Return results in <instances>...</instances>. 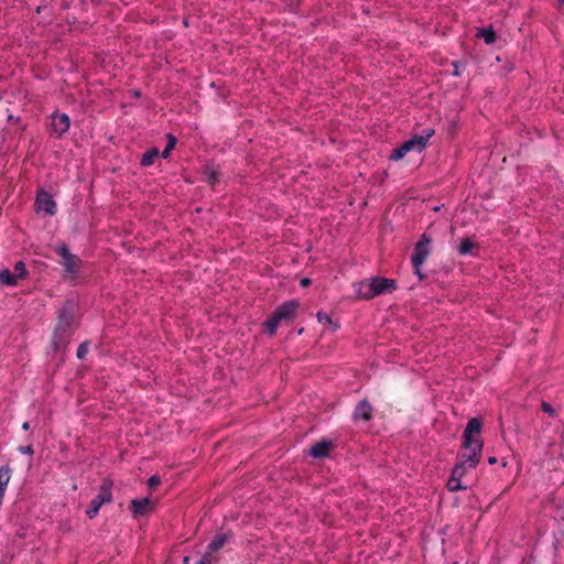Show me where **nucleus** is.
Returning a JSON list of instances; mask_svg holds the SVG:
<instances>
[{
	"label": "nucleus",
	"mask_w": 564,
	"mask_h": 564,
	"mask_svg": "<svg viewBox=\"0 0 564 564\" xmlns=\"http://www.w3.org/2000/svg\"><path fill=\"white\" fill-rule=\"evenodd\" d=\"M19 278L15 273L10 272L9 270H2L0 272V282L6 285H15L18 283Z\"/></svg>",
	"instance_id": "18"
},
{
	"label": "nucleus",
	"mask_w": 564,
	"mask_h": 564,
	"mask_svg": "<svg viewBox=\"0 0 564 564\" xmlns=\"http://www.w3.org/2000/svg\"><path fill=\"white\" fill-rule=\"evenodd\" d=\"M316 317L319 323L328 325L330 329L334 332L339 328V324L337 322H334L329 315L323 312H318Z\"/></svg>",
	"instance_id": "21"
},
{
	"label": "nucleus",
	"mask_w": 564,
	"mask_h": 564,
	"mask_svg": "<svg viewBox=\"0 0 564 564\" xmlns=\"http://www.w3.org/2000/svg\"><path fill=\"white\" fill-rule=\"evenodd\" d=\"M166 139H167V144H166V147H165V148L167 149V151H172V150L175 148L177 140H176V138H175L173 134H171V133H169V134L166 135Z\"/></svg>",
	"instance_id": "28"
},
{
	"label": "nucleus",
	"mask_w": 564,
	"mask_h": 564,
	"mask_svg": "<svg viewBox=\"0 0 564 564\" xmlns=\"http://www.w3.org/2000/svg\"><path fill=\"white\" fill-rule=\"evenodd\" d=\"M197 564H212L210 554L206 552L203 558Z\"/></svg>",
	"instance_id": "31"
},
{
	"label": "nucleus",
	"mask_w": 564,
	"mask_h": 564,
	"mask_svg": "<svg viewBox=\"0 0 564 564\" xmlns=\"http://www.w3.org/2000/svg\"><path fill=\"white\" fill-rule=\"evenodd\" d=\"M334 448L332 441H321L311 446L308 455L314 458H325L329 456V452Z\"/></svg>",
	"instance_id": "11"
},
{
	"label": "nucleus",
	"mask_w": 564,
	"mask_h": 564,
	"mask_svg": "<svg viewBox=\"0 0 564 564\" xmlns=\"http://www.w3.org/2000/svg\"><path fill=\"white\" fill-rule=\"evenodd\" d=\"M482 420L479 417H473L468 421L463 432V453L466 455V460H469L471 465L479 464L481 458V451L484 441L481 438Z\"/></svg>",
	"instance_id": "1"
},
{
	"label": "nucleus",
	"mask_w": 564,
	"mask_h": 564,
	"mask_svg": "<svg viewBox=\"0 0 564 564\" xmlns=\"http://www.w3.org/2000/svg\"><path fill=\"white\" fill-rule=\"evenodd\" d=\"M4 491H6V490H3V488H0V506L2 505V500H3Z\"/></svg>",
	"instance_id": "37"
},
{
	"label": "nucleus",
	"mask_w": 564,
	"mask_h": 564,
	"mask_svg": "<svg viewBox=\"0 0 564 564\" xmlns=\"http://www.w3.org/2000/svg\"><path fill=\"white\" fill-rule=\"evenodd\" d=\"M14 271L19 280L25 279L28 276V270L23 261H18L15 263Z\"/></svg>",
	"instance_id": "23"
},
{
	"label": "nucleus",
	"mask_w": 564,
	"mask_h": 564,
	"mask_svg": "<svg viewBox=\"0 0 564 564\" xmlns=\"http://www.w3.org/2000/svg\"><path fill=\"white\" fill-rule=\"evenodd\" d=\"M431 243V238L423 234L420 240L414 246V253L412 256L411 262L414 269H419L422 263L426 260L430 254L429 245Z\"/></svg>",
	"instance_id": "6"
},
{
	"label": "nucleus",
	"mask_w": 564,
	"mask_h": 564,
	"mask_svg": "<svg viewBox=\"0 0 564 564\" xmlns=\"http://www.w3.org/2000/svg\"><path fill=\"white\" fill-rule=\"evenodd\" d=\"M35 206L37 212H44L47 215H54L56 204L52 195L45 191H40L36 196Z\"/></svg>",
	"instance_id": "9"
},
{
	"label": "nucleus",
	"mask_w": 564,
	"mask_h": 564,
	"mask_svg": "<svg viewBox=\"0 0 564 564\" xmlns=\"http://www.w3.org/2000/svg\"><path fill=\"white\" fill-rule=\"evenodd\" d=\"M541 409H542V411L544 413H547L551 416H555L556 415L555 409L550 403H547L545 401H542Z\"/></svg>",
	"instance_id": "25"
},
{
	"label": "nucleus",
	"mask_w": 564,
	"mask_h": 564,
	"mask_svg": "<svg viewBox=\"0 0 564 564\" xmlns=\"http://www.w3.org/2000/svg\"><path fill=\"white\" fill-rule=\"evenodd\" d=\"M401 145L405 150V153L413 149H417L419 152L425 149L423 139L419 138V135L416 134L413 135L410 140L403 142Z\"/></svg>",
	"instance_id": "15"
},
{
	"label": "nucleus",
	"mask_w": 564,
	"mask_h": 564,
	"mask_svg": "<svg viewBox=\"0 0 564 564\" xmlns=\"http://www.w3.org/2000/svg\"><path fill=\"white\" fill-rule=\"evenodd\" d=\"M488 463H489L490 465H494V464H496V463H497V458L492 456V457H490V458L488 459Z\"/></svg>",
	"instance_id": "38"
},
{
	"label": "nucleus",
	"mask_w": 564,
	"mask_h": 564,
	"mask_svg": "<svg viewBox=\"0 0 564 564\" xmlns=\"http://www.w3.org/2000/svg\"><path fill=\"white\" fill-rule=\"evenodd\" d=\"M218 180V173L216 171H210L208 174L207 181L210 185H214Z\"/></svg>",
	"instance_id": "30"
},
{
	"label": "nucleus",
	"mask_w": 564,
	"mask_h": 564,
	"mask_svg": "<svg viewBox=\"0 0 564 564\" xmlns=\"http://www.w3.org/2000/svg\"><path fill=\"white\" fill-rule=\"evenodd\" d=\"M159 156V150L156 148H153L149 151H147L142 158H141V165L149 166L153 164L154 160Z\"/></svg>",
	"instance_id": "19"
},
{
	"label": "nucleus",
	"mask_w": 564,
	"mask_h": 564,
	"mask_svg": "<svg viewBox=\"0 0 564 564\" xmlns=\"http://www.w3.org/2000/svg\"><path fill=\"white\" fill-rule=\"evenodd\" d=\"M280 319L272 313L269 319L264 323L265 332L269 335H274L280 324Z\"/></svg>",
	"instance_id": "20"
},
{
	"label": "nucleus",
	"mask_w": 564,
	"mask_h": 564,
	"mask_svg": "<svg viewBox=\"0 0 564 564\" xmlns=\"http://www.w3.org/2000/svg\"><path fill=\"white\" fill-rule=\"evenodd\" d=\"M76 304L72 300H67L58 311V322L56 324L55 334L61 337L67 335L75 321Z\"/></svg>",
	"instance_id": "3"
},
{
	"label": "nucleus",
	"mask_w": 564,
	"mask_h": 564,
	"mask_svg": "<svg viewBox=\"0 0 564 564\" xmlns=\"http://www.w3.org/2000/svg\"><path fill=\"white\" fill-rule=\"evenodd\" d=\"M20 452L24 453V454H30L32 455L33 454V448L31 445H28V446H21L20 447Z\"/></svg>",
	"instance_id": "32"
},
{
	"label": "nucleus",
	"mask_w": 564,
	"mask_h": 564,
	"mask_svg": "<svg viewBox=\"0 0 564 564\" xmlns=\"http://www.w3.org/2000/svg\"><path fill=\"white\" fill-rule=\"evenodd\" d=\"M41 9H42V7H37V8H36V12H37V13H40V12H41Z\"/></svg>",
	"instance_id": "42"
},
{
	"label": "nucleus",
	"mask_w": 564,
	"mask_h": 564,
	"mask_svg": "<svg viewBox=\"0 0 564 564\" xmlns=\"http://www.w3.org/2000/svg\"><path fill=\"white\" fill-rule=\"evenodd\" d=\"M57 253L62 257V264L66 272L77 273L79 271L80 259L69 252L66 243H61L57 249Z\"/></svg>",
	"instance_id": "7"
},
{
	"label": "nucleus",
	"mask_w": 564,
	"mask_h": 564,
	"mask_svg": "<svg viewBox=\"0 0 564 564\" xmlns=\"http://www.w3.org/2000/svg\"><path fill=\"white\" fill-rule=\"evenodd\" d=\"M170 153H171V151H167V149L165 148V149L163 150V152H162V158H164V159L169 158V156H170Z\"/></svg>",
	"instance_id": "36"
},
{
	"label": "nucleus",
	"mask_w": 564,
	"mask_h": 564,
	"mask_svg": "<svg viewBox=\"0 0 564 564\" xmlns=\"http://www.w3.org/2000/svg\"><path fill=\"white\" fill-rule=\"evenodd\" d=\"M88 351V343L87 341H84L79 345L78 349H77V358L78 359H84L86 354Z\"/></svg>",
	"instance_id": "26"
},
{
	"label": "nucleus",
	"mask_w": 564,
	"mask_h": 564,
	"mask_svg": "<svg viewBox=\"0 0 564 564\" xmlns=\"http://www.w3.org/2000/svg\"><path fill=\"white\" fill-rule=\"evenodd\" d=\"M405 155V150L403 149V147H399L397 149H394L392 151V153L390 154V159L391 160H400L402 159L403 156Z\"/></svg>",
	"instance_id": "24"
},
{
	"label": "nucleus",
	"mask_w": 564,
	"mask_h": 564,
	"mask_svg": "<svg viewBox=\"0 0 564 564\" xmlns=\"http://www.w3.org/2000/svg\"><path fill=\"white\" fill-rule=\"evenodd\" d=\"M435 133L434 129H426L424 131V134L423 135H419V138H422L423 139V142H424V147L426 148V144H427V141Z\"/></svg>",
	"instance_id": "29"
},
{
	"label": "nucleus",
	"mask_w": 564,
	"mask_h": 564,
	"mask_svg": "<svg viewBox=\"0 0 564 564\" xmlns=\"http://www.w3.org/2000/svg\"><path fill=\"white\" fill-rule=\"evenodd\" d=\"M161 484V478L158 475H153L149 478L148 485L151 489H155Z\"/></svg>",
	"instance_id": "27"
},
{
	"label": "nucleus",
	"mask_w": 564,
	"mask_h": 564,
	"mask_svg": "<svg viewBox=\"0 0 564 564\" xmlns=\"http://www.w3.org/2000/svg\"><path fill=\"white\" fill-rule=\"evenodd\" d=\"M10 471L11 469L8 465L0 468V488H3V490H6V487L10 480Z\"/></svg>",
	"instance_id": "22"
},
{
	"label": "nucleus",
	"mask_w": 564,
	"mask_h": 564,
	"mask_svg": "<svg viewBox=\"0 0 564 564\" xmlns=\"http://www.w3.org/2000/svg\"><path fill=\"white\" fill-rule=\"evenodd\" d=\"M415 273L417 274V276L421 281L425 278V274L422 273V271H421V267L419 269H415Z\"/></svg>",
	"instance_id": "35"
},
{
	"label": "nucleus",
	"mask_w": 564,
	"mask_h": 564,
	"mask_svg": "<svg viewBox=\"0 0 564 564\" xmlns=\"http://www.w3.org/2000/svg\"><path fill=\"white\" fill-rule=\"evenodd\" d=\"M476 36L477 37H482L487 44H492L497 40V34L492 30V28L479 29L477 34H476Z\"/></svg>",
	"instance_id": "17"
},
{
	"label": "nucleus",
	"mask_w": 564,
	"mask_h": 564,
	"mask_svg": "<svg viewBox=\"0 0 564 564\" xmlns=\"http://www.w3.org/2000/svg\"><path fill=\"white\" fill-rule=\"evenodd\" d=\"M372 417V406L367 400H362L358 403L356 406L354 419L357 420H365L370 421Z\"/></svg>",
	"instance_id": "13"
},
{
	"label": "nucleus",
	"mask_w": 564,
	"mask_h": 564,
	"mask_svg": "<svg viewBox=\"0 0 564 564\" xmlns=\"http://www.w3.org/2000/svg\"><path fill=\"white\" fill-rule=\"evenodd\" d=\"M459 462L454 466L452 470L451 478L447 481V489L449 491H458L467 489V486L462 484V479L464 475L467 473V469H475L478 464L471 465L469 460H466V455L460 454Z\"/></svg>",
	"instance_id": "4"
},
{
	"label": "nucleus",
	"mask_w": 564,
	"mask_h": 564,
	"mask_svg": "<svg viewBox=\"0 0 564 564\" xmlns=\"http://www.w3.org/2000/svg\"><path fill=\"white\" fill-rule=\"evenodd\" d=\"M311 283H312V280H311L310 278H303V279H301V281H300V284H301L303 288H306V286L311 285Z\"/></svg>",
	"instance_id": "33"
},
{
	"label": "nucleus",
	"mask_w": 564,
	"mask_h": 564,
	"mask_svg": "<svg viewBox=\"0 0 564 564\" xmlns=\"http://www.w3.org/2000/svg\"><path fill=\"white\" fill-rule=\"evenodd\" d=\"M299 302L296 300L288 301L281 304L275 308L273 314L280 319V321H291L295 316V312L299 307Z\"/></svg>",
	"instance_id": "10"
},
{
	"label": "nucleus",
	"mask_w": 564,
	"mask_h": 564,
	"mask_svg": "<svg viewBox=\"0 0 564 564\" xmlns=\"http://www.w3.org/2000/svg\"><path fill=\"white\" fill-rule=\"evenodd\" d=\"M112 486H113V481L110 478H104L102 479L101 485H100V492H99V495L90 501V507L86 511V513L89 517V519H93V518H95L97 516L100 507L105 502H110L111 501V499H112V494H111Z\"/></svg>",
	"instance_id": "5"
},
{
	"label": "nucleus",
	"mask_w": 564,
	"mask_h": 564,
	"mask_svg": "<svg viewBox=\"0 0 564 564\" xmlns=\"http://www.w3.org/2000/svg\"><path fill=\"white\" fill-rule=\"evenodd\" d=\"M397 290V281L382 276H375L368 283L361 282L357 291L358 297L371 300L383 293H391Z\"/></svg>",
	"instance_id": "2"
},
{
	"label": "nucleus",
	"mask_w": 564,
	"mask_h": 564,
	"mask_svg": "<svg viewBox=\"0 0 564 564\" xmlns=\"http://www.w3.org/2000/svg\"><path fill=\"white\" fill-rule=\"evenodd\" d=\"M183 564H189V556L183 557Z\"/></svg>",
	"instance_id": "40"
},
{
	"label": "nucleus",
	"mask_w": 564,
	"mask_h": 564,
	"mask_svg": "<svg viewBox=\"0 0 564 564\" xmlns=\"http://www.w3.org/2000/svg\"><path fill=\"white\" fill-rule=\"evenodd\" d=\"M155 508V505L149 497L143 499H132L130 502V510L134 519L139 517L149 516Z\"/></svg>",
	"instance_id": "8"
},
{
	"label": "nucleus",
	"mask_w": 564,
	"mask_h": 564,
	"mask_svg": "<svg viewBox=\"0 0 564 564\" xmlns=\"http://www.w3.org/2000/svg\"><path fill=\"white\" fill-rule=\"evenodd\" d=\"M133 95H134L135 97H140V91L134 90V91H133Z\"/></svg>",
	"instance_id": "41"
},
{
	"label": "nucleus",
	"mask_w": 564,
	"mask_h": 564,
	"mask_svg": "<svg viewBox=\"0 0 564 564\" xmlns=\"http://www.w3.org/2000/svg\"><path fill=\"white\" fill-rule=\"evenodd\" d=\"M22 429H23L24 431H28V430L30 429V424H29L28 422H24V423L22 424Z\"/></svg>",
	"instance_id": "39"
},
{
	"label": "nucleus",
	"mask_w": 564,
	"mask_h": 564,
	"mask_svg": "<svg viewBox=\"0 0 564 564\" xmlns=\"http://www.w3.org/2000/svg\"><path fill=\"white\" fill-rule=\"evenodd\" d=\"M453 65H454V72H453V75H454V76H459L458 62H454V63H453Z\"/></svg>",
	"instance_id": "34"
},
{
	"label": "nucleus",
	"mask_w": 564,
	"mask_h": 564,
	"mask_svg": "<svg viewBox=\"0 0 564 564\" xmlns=\"http://www.w3.org/2000/svg\"><path fill=\"white\" fill-rule=\"evenodd\" d=\"M474 250H478V245L473 241L470 238H464L458 247V252L460 254L473 253Z\"/></svg>",
	"instance_id": "16"
},
{
	"label": "nucleus",
	"mask_w": 564,
	"mask_h": 564,
	"mask_svg": "<svg viewBox=\"0 0 564 564\" xmlns=\"http://www.w3.org/2000/svg\"><path fill=\"white\" fill-rule=\"evenodd\" d=\"M52 130L61 137L64 132L69 129V118L67 115H55L52 118Z\"/></svg>",
	"instance_id": "12"
},
{
	"label": "nucleus",
	"mask_w": 564,
	"mask_h": 564,
	"mask_svg": "<svg viewBox=\"0 0 564 564\" xmlns=\"http://www.w3.org/2000/svg\"><path fill=\"white\" fill-rule=\"evenodd\" d=\"M229 538H230L229 533L216 534L214 540L208 544L207 553L212 555V553L220 550L225 545V543L229 540Z\"/></svg>",
	"instance_id": "14"
}]
</instances>
